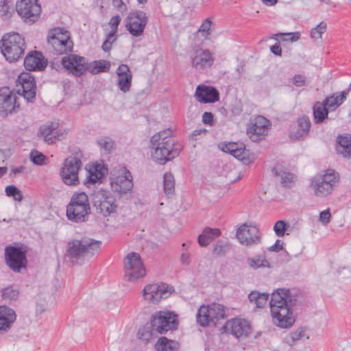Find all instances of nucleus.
<instances>
[{
	"instance_id": "obj_1",
	"label": "nucleus",
	"mask_w": 351,
	"mask_h": 351,
	"mask_svg": "<svg viewBox=\"0 0 351 351\" xmlns=\"http://www.w3.org/2000/svg\"><path fill=\"white\" fill-rule=\"evenodd\" d=\"M172 130H164L153 135L150 139L151 156L160 165L175 158L179 155L182 147L172 138Z\"/></svg>"
},
{
	"instance_id": "obj_2",
	"label": "nucleus",
	"mask_w": 351,
	"mask_h": 351,
	"mask_svg": "<svg viewBox=\"0 0 351 351\" xmlns=\"http://www.w3.org/2000/svg\"><path fill=\"white\" fill-rule=\"evenodd\" d=\"M27 45L25 38L19 33L5 34L0 40V50L10 63L19 60L24 55Z\"/></svg>"
},
{
	"instance_id": "obj_3",
	"label": "nucleus",
	"mask_w": 351,
	"mask_h": 351,
	"mask_svg": "<svg viewBox=\"0 0 351 351\" xmlns=\"http://www.w3.org/2000/svg\"><path fill=\"white\" fill-rule=\"evenodd\" d=\"M101 242L89 237L73 239L68 242L66 254L70 258L82 260L90 258L98 252Z\"/></svg>"
},
{
	"instance_id": "obj_4",
	"label": "nucleus",
	"mask_w": 351,
	"mask_h": 351,
	"mask_svg": "<svg viewBox=\"0 0 351 351\" xmlns=\"http://www.w3.org/2000/svg\"><path fill=\"white\" fill-rule=\"evenodd\" d=\"M90 207L88 195L84 193H75L66 206V215L68 219L75 223L88 221Z\"/></svg>"
},
{
	"instance_id": "obj_5",
	"label": "nucleus",
	"mask_w": 351,
	"mask_h": 351,
	"mask_svg": "<svg viewBox=\"0 0 351 351\" xmlns=\"http://www.w3.org/2000/svg\"><path fill=\"white\" fill-rule=\"evenodd\" d=\"M82 152L79 150L64 160L60 174L65 184L75 186L79 184L78 171L82 165Z\"/></svg>"
},
{
	"instance_id": "obj_6",
	"label": "nucleus",
	"mask_w": 351,
	"mask_h": 351,
	"mask_svg": "<svg viewBox=\"0 0 351 351\" xmlns=\"http://www.w3.org/2000/svg\"><path fill=\"white\" fill-rule=\"evenodd\" d=\"M150 324L154 332L165 334L178 328V315L169 311H156L152 315Z\"/></svg>"
},
{
	"instance_id": "obj_7",
	"label": "nucleus",
	"mask_w": 351,
	"mask_h": 351,
	"mask_svg": "<svg viewBox=\"0 0 351 351\" xmlns=\"http://www.w3.org/2000/svg\"><path fill=\"white\" fill-rule=\"evenodd\" d=\"M26 247L9 245L5 248V261L7 266L15 273H22L27 266Z\"/></svg>"
},
{
	"instance_id": "obj_8",
	"label": "nucleus",
	"mask_w": 351,
	"mask_h": 351,
	"mask_svg": "<svg viewBox=\"0 0 351 351\" xmlns=\"http://www.w3.org/2000/svg\"><path fill=\"white\" fill-rule=\"evenodd\" d=\"M47 41L58 54H67L73 51V43L70 34L62 28L56 27L51 29Z\"/></svg>"
},
{
	"instance_id": "obj_9",
	"label": "nucleus",
	"mask_w": 351,
	"mask_h": 351,
	"mask_svg": "<svg viewBox=\"0 0 351 351\" xmlns=\"http://www.w3.org/2000/svg\"><path fill=\"white\" fill-rule=\"evenodd\" d=\"M339 182V174L334 170L328 169L322 176L315 177L311 187L318 197H325L331 193Z\"/></svg>"
},
{
	"instance_id": "obj_10",
	"label": "nucleus",
	"mask_w": 351,
	"mask_h": 351,
	"mask_svg": "<svg viewBox=\"0 0 351 351\" xmlns=\"http://www.w3.org/2000/svg\"><path fill=\"white\" fill-rule=\"evenodd\" d=\"M19 94L8 86L0 88V116L8 117L20 111Z\"/></svg>"
},
{
	"instance_id": "obj_11",
	"label": "nucleus",
	"mask_w": 351,
	"mask_h": 351,
	"mask_svg": "<svg viewBox=\"0 0 351 351\" xmlns=\"http://www.w3.org/2000/svg\"><path fill=\"white\" fill-rule=\"evenodd\" d=\"M15 10L23 21L29 25L36 22L41 13L38 0H17Z\"/></svg>"
},
{
	"instance_id": "obj_12",
	"label": "nucleus",
	"mask_w": 351,
	"mask_h": 351,
	"mask_svg": "<svg viewBox=\"0 0 351 351\" xmlns=\"http://www.w3.org/2000/svg\"><path fill=\"white\" fill-rule=\"evenodd\" d=\"M295 300H289V302L283 305H274L271 309V313L274 324L280 328H289L295 322L291 306H294Z\"/></svg>"
},
{
	"instance_id": "obj_13",
	"label": "nucleus",
	"mask_w": 351,
	"mask_h": 351,
	"mask_svg": "<svg viewBox=\"0 0 351 351\" xmlns=\"http://www.w3.org/2000/svg\"><path fill=\"white\" fill-rule=\"evenodd\" d=\"M125 278L128 281H134L145 276L146 270L139 254L129 253L124 260Z\"/></svg>"
},
{
	"instance_id": "obj_14",
	"label": "nucleus",
	"mask_w": 351,
	"mask_h": 351,
	"mask_svg": "<svg viewBox=\"0 0 351 351\" xmlns=\"http://www.w3.org/2000/svg\"><path fill=\"white\" fill-rule=\"evenodd\" d=\"M148 21V16L145 12L134 10L128 15L125 28L132 36L138 37L143 34Z\"/></svg>"
},
{
	"instance_id": "obj_15",
	"label": "nucleus",
	"mask_w": 351,
	"mask_h": 351,
	"mask_svg": "<svg viewBox=\"0 0 351 351\" xmlns=\"http://www.w3.org/2000/svg\"><path fill=\"white\" fill-rule=\"evenodd\" d=\"M95 197V206L97 211L104 217H108L117 212V205L115 203V198L109 191L101 189L97 191Z\"/></svg>"
},
{
	"instance_id": "obj_16",
	"label": "nucleus",
	"mask_w": 351,
	"mask_h": 351,
	"mask_svg": "<svg viewBox=\"0 0 351 351\" xmlns=\"http://www.w3.org/2000/svg\"><path fill=\"white\" fill-rule=\"evenodd\" d=\"M61 63L64 68L76 77H80L89 71V64L84 57L69 54L63 57Z\"/></svg>"
},
{
	"instance_id": "obj_17",
	"label": "nucleus",
	"mask_w": 351,
	"mask_h": 351,
	"mask_svg": "<svg viewBox=\"0 0 351 351\" xmlns=\"http://www.w3.org/2000/svg\"><path fill=\"white\" fill-rule=\"evenodd\" d=\"M269 121L259 115L251 120L247 128V134L253 142L262 140L268 134Z\"/></svg>"
},
{
	"instance_id": "obj_18",
	"label": "nucleus",
	"mask_w": 351,
	"mask_h": 351,
	"mask_svg": "<svg viewBox=\"0 0 351 351\" xmlns=\"http://www.w3.org/2000/svg\"><path fill=\"white\" fill-rule=\"evenodd\" d=\"M112 190L119 195L130 193L133 189V178L130 171L123 167V175L110 178Z\"/></svg>"
},
{
	"instance_id": "obj_19",
	"label": "nucleus",
	"mask_w": 351,
	"mask_h": 351,
	"mask_svg": "<svg viewBox=\"0 0 351 351\" xmlns=\"http://www.w3.org/2000/svg\"><path fill=\"white\" fill-rule=\"evenodd\" d=\"M236 235L239 242L246 246L258 244L261 239L258 228L256 226H248L246 223L237 229Z\"/></svg>"
},
{
	"instance_id": "obj_20",
	"label": "nucleus",
	"mask_w": 351,
	"mask_h": 351,
	"mask_svg": "<svg viewBox=\"0 0 351 351\" xmlns=\"http://www.w3.org/2000/svg\"><path fill=\"white\" fill-rule=\"evenodd\" d=\"M17 82L21 84L23 93L20 94L24 99L30 103H33L36 95V83L34 76L27 72L21 73L17 79Z\"/></svg>"
},
{
	"instance_id": "obj_21",
	"label": "nucleus",
	"mask_w": 351,
	"mask_h": 351,
	"mask_svg": "<svg viewBox=\"0 0 351 351\" xmlns=\"http://www.w3.org/2000/svg\"><path fill=\"white\" fill-rule=\"evenodd\" d=\"M223 328L237 338L247 337L252 330L250 324L241 318L227 321Z\"/></svg>"
},
{
	"instance_id": "obj_22",
	"label": "nucleus",
	"mask_w": 351,
	"mask_h": 351,
	"mask_svg": "<svg viewBox=\"0 0 351 351\" xmlns=\"http://www.w3.org/2000/svg\"><path fill=\"white\" fill-rule=\"evenodd\" d=\"M311 123L305 115L299 117L295 125L290 126L289 137L293 140H303L309 133Z\"/></svg>"
},
{
	"instance_id": "obj_23",
	"label": "nucleus",
	"mask_w": 351,
	"mask_h": 351,
	"mask_svg": "<svg viewBox=\"0 0 351 351\" xmlns=\"http://www.w3.org/2000/svg\"><path fill=\"white\" fill-rule=\"evenodd\" d=\"M214 62V58L208 49H197L191 56V64L197 71L210 68Z\"/></svg>"
},
{
	"instance_id": "obj_24",
	"label": "nucleus",
	"mask_w": 351,
	"mask_h": 351,
	"mask_svg": "<svg viewBox=\"0 0 351 351\" xmlns=\"http://www.w3.org/2000/svg\"><path fill=\"white\" fill-rule=\"evenodd\" d=\"M23 64L25 69L29 71H43L47 65V61L40 51H32L25 56Z\"/></svg>"
},
{
	"instance_id": "obj_25",
	"label": "nucleus",
	"mask_w": 351,
	"mask_h": 351,
	"mask_svg": "<svg viewBox=\"0 0 351 351\" xmlns=\"http://www.w3.org/2000/svg\"><path fill=\"white\" fill-rule=\"evenodd\" d=\"M195 97L202 104L215 103L219 99V93L216 88L206 85H198Z\"/></svg>"
},
{
	"instance_id": "obj_26",
	"label": "nucleus",
	"mask_w": 351,
	"mask_h": 351,
	"mask_svg": "<svg viewBox=\"0 0 351 351\" xmlns=\"http://www.w3.org/2000/svg\"><path fill=\"white\" fill-rule=\"evenodd\" d=\"M108 174V168L104 164L93 163L89 166L88 176L84 184H94L101 182V180Z\"/></svg>"
},
{
	"instance_id": "obj_27",
	"label": "nucleus",
	"mask_w": 351,
	"mask_h": 351,
	"mask_svg": "<svg viewBox=\"0 0 351 351\" xmlns=\"http://www.w3.org/2000/svg\"><path fill=\"white\" fill-rule=\"evenodd\" d=\"M117 73L119 77L118 87L123 93L128 92L132 80V75L128 66L123 64H121L117 70Z\"/></svg>"
},
{
	"instance_id": "obj_28",
	"label": "nucleus",
	"mask_w": 351,
	"mask_h": 351,
	"mask_svg": "<svg viewBox=\"0 0 351 351\" xmlns=\"http://www.w3.org/2000/svg\"><path fill=\"white\" fill-rule=\"evenodd\" d=\"M221 150L226 153L230 154L245 164L249 162V158L245 157V147L241 143L230 142L225 143L223 145Z\"/></svg>"
},
{
	"instance_id": "obj_29",
	"label": "nucleus",
	"mask_w": 351,
	"mask_h": 351,
	"mask_svg": "<svg viewBox=\"0 0 351 351\" xmlns=\"http://www.w3.org/2000/svg\"><path fill=\"white\" fill-rule=\"evenodd\" d=\"M16 319L15 311L6 306H0V332H7Z\"/></svg>"
},
{
	"instance_id": "obj_30",
	"label": "nucleus",
	"mask_w": 351,
	"mask_h": 351,
	"mask_svg": "<svg viewBox=\"0 0 351 351\" xmlns=\"http://www.w3.org/2000/svg\"><path fill=\"white\" fill-rule=\"evenodd\" d=\"M335 149L337 154L344 158L351 155V135H339L336 140Z\"/></svg>"
},
{
	"instance_id": "obj_31",
	"label": "nucleus",
	"mask_w": 351,
	"mask_h": 351,
	"mask_svg": "<svg viewBox=\"0 0 351 351\" xmlns=\"http://www.w3.org/2000/svg\"><path fill=\"white\" fill-rule=\"evenodd\" d=\"M221 235L219 228H205L197 237V242L202 247L207 246L213 240Z\"/></svg>"
},
{
	"instance_id": "obj_32",
	"label": "nucleus",
	"mask_w": 351,
	"mask_h": 351,
	"mask_svg": "<svg viewBox=\"0 0 351 351\" xmlns=\"http://www.w3.org/2000/svg\"><path fill=\"white\" fill-rule=\"evenodd\" d=\"M289 300H291L289 289H278L271 293L270 308L272 309L274 305L285 304V303L289 302Z\"/></svg>"
},
{
	"instance_id": "obj_33",
	"label": "nucleus",
	"mask_w": 351,
	"mask_h": 351,
	"mask_svg": "<svg viewBox=\"0 0 351 351\" xmlns=\"http://www.w3.org/2000/svg\"><path fill=\"white\" fill-rule=\"evenodd\" d=\"M348 93L343 91L339 95L332 94L327 97L322 103L329 111L335 110L346 99Z\"/></svg>"
},
{
	"instance_id": "obj_34",
	"label": "nucleus",
	"mask_w": 351,
	"mask_h": 351,
	"mask_svg": "<svg viewBox=\"0 0 351 351\" xmlns=\"http://www.w3.org/2000/svg\"><path fill=\"white\" fill-rule=\"evenodd\" d=\"M329 110L319 101H317L313 107V121L315 124L322 123L328 118Z\"/></svg>"
},
{
	"instance_id": "obj_35",
	"label": "nucleus",
	"mask_w": 351,
	"mask_h": 351,
	"mask_svg": "<svg viewBox=\"0 0 351 351\" xmlns=\"http://www.w3.org/2000/svg\"><path fill=\"white\" fill-rule=\"evenodd\" d=\"M155 347L157 351H178L180 344L176 341L162 337L158 339Z\"/></svg>"
},
{
	"instance_id": "obj_36",
	"label": "nucleus",
	"mask_w": 351,
	"mask_h": 351,
	"mask_svg": "<svg viewBox=\"0 0 351 351\" xmlns=\"http://www.w3.org/2000/svg\"><path fill=\"white\" fill-rule=\"evenodd\" d=\"M248 266L252 269H258L259 268H271L270 263L267 260L265 253L255 255L252 258L247 259Z\"/></svg>"
},
{
	"instance_id": "obj_37",
	"label": "nucleus",
	"mask_w": 351,
	"mask_h": 351,
	"mask_svg": "<svg viewBox=\"0 0 351 351\" xmlns=\"http://www.w3.org/2000/svg\"><path fill=\"white\" fill-rule=\"evenodd\" d=\"M272 172L276 176L281 178L280 183L283 187L291 188L293 186L295 178L293 173L283 171L279 169L278 166H275L272 169Z\"/></svg>"
},
{
	"instance_id": "obj_38",
	"label": "nucleus",
	"mask_w": 351,
	"mask_h": 351,
	"mask_svg": "<svg viewBox=\"0 0 351 351\" xmlns=\"http://www.w3.org/2000/svg\"><path fill=\"white\" fill-rule=\"evenodd\" d=\"M211 323L216 325L218 321L226 317L224 306L219 304L213 303L208 305Z\"/></svg>"
},
{
	"instance_id": "obj_39",
	"label": "nucleus",
	"mask_w": 351,
	"mask_h": 351,
	"mask_svg": "<svg viewBox=\"0 0 351 351\" xmlns=\"http://www.w3.org/2000/svg\"><path fill=\"white\" fill-rule=\"evenodd\" d=\"M159 286L157 284L148 285L145 287L143 292L145 298L152 301L154 303L158 302L161 300V293H159Z\"/></svg>"
},
{
	"instance_id": "obj_40",
	"label": "nucleus",
	"mask_w": 351,
	"mask_h": 351,
	"mask_svg": "<svg viewBox=\"0 0 351 351\" xmlns=\"http://www.w3.org/2000/svg\"><path fill=\"white\" fill-rule=\"evenodd\" d=\"M197 322L202 327H206L211 323V318L208 311V306H201L197 311Z\"/></svg>"
},
{
	"instance_id": "obj_41",
	"label": "nucleus",
	"mask_w": 351,
	"mask_h": 351,
	"mask_svg": "<svg viewBox=\"0 0 351 351\" xmlns=\"http://www.w3.org/2000/svg\"><path fill=\"white\" fill-rule=\"evenodd\" d=\"M110 68V63L107 60H94L89 64V71L93 74L108 72Z\"/></svg>"
},
{
	"instance_id": "obj_42",
	"label": "nucleus",
	"mask_w": 351,
	"mask_h": 351,
	"mask_svg": "<svg viewBox=\"0 0 351 351\" xmlns=\"http://www.w3.org/2000/svg\"><path fill=\"white\" fill-rule=\"evenodd\" d=\"M1 292L2 298L9 302L16 301L19 298V290L13 285L2 289Z\"/></svg>"
},
{
	"instance_id": "obj_43",
	"label": "nucleus",
	"mask_w": 351,
	"mask_h": 351,
	"mask_svg": "<svg viewBox=\"0 0 351 351\" xmlns=\"http://www.w3.org/2000/svg\"><path fill=\"white\" fill-rule=\"evenodd\" d=\"M0 13L3 19H10L14 13V8L12 0L0 1Z\"/></svg>"
},
{
	"instance_id": "obj_44",
	"label": "nucleus",
	"mask_w": 351,
	"mask_h": 351,
	"mask_svg": "<svg viewBox=\"0 0 351 351\" xmlns=\"http://www.w3.org/2000/svg\"><path fill=\"white\" fill-rule=\"evenodd\" d=\"M97 143L106 154H110L115 149V142L109 136L99 137L97 140Z\"/></svg>"
},
{
	"instance_id": "obj_45",
	"label": "nucleus",
	"mask_w": 351,
	"mask_h": 351,
	"mask_svg": "<svg viewBox=\"0 0 351 351\" xmlns=\"http://www.w3.org/2000/svg\"><path fill=\"white\" fill-rule=\"evenodd\" d=\"M53 134L51 129L46 124L41 125L38 132V135L44 136L45 142L49 145L55 143L57 141V136Z\"/></svg>"
},
{
	"instance_id": "obj_46",
	"label": "nucleus",
	"mask_w": 351,
	"mask_h": 351,
	"mask_svg": "<svg viewBox=\"0 0 351 351\" xmlns=\"http://www.w3.org/2000/svg\"><path fill=\"white\" fill-rule=\"evenodd\" d=\"M163 189L166 195H172L175 189V180L171 173H165L163 176Z\"/></svg>"
},
{
	"instance_id": "obj_47",
	"label": "nucleus",
	"mask_w": 351,
	"mask_h": 351,
	"mask_svg": "<svg viewBox=\"0 0 351 351\" xmlns=\"http://www.w3.org/2000/svg\"><path fill=\"white\" fill-rule=\"evenodd\" d=\"M8 197H12L15 201L21 202L23 199L22 192L14 185H8L5 189Z\"/></svg>"
},
{
	"instance_id": "obj_48",
	"label": "nucleus",
	"mask_w": 351,
	"mask_h": 351,
	"mask_svg": "<svg viewBox=\"0 0 351 351\" xmlns=\"http://www.w3.org/2000/svg\"><path fill=\"white\" fill-rule=\"evenodd\" d=\"M154 332L152 326H143L138 329V337L144 343H147L152 337V333Z\"/></svg>"
},
{
	"instance_id": "obj_49",
	"label": "nucleus",
	"mask_w": 351,
	"mask_h": 351,
	"mask_svg": "<svg viewBox=\"0 0 351 351\" xmlns=\"http://www.w3.org/2000/svg\"><path fill=\"white\" fill-rule=\"evenodd\" d=\"M230 250L229 245L222 241H218L213 247V252L219 256H224Z\"/></svg>"
},
{
	"instance_id": "obj_50",
	"label": "nucleus",
	"mask_w": 351,
	"mask_h": 351,
	"mask_svg": "<svg viewBox=\"0 0 351 351\" xmlns=\"http://www.w3.org/2000/svg\"><path fill=\"white\" fill-rule=\"evenodd\" d=\"M31 161L37 165H42L44 163L46 156L38 150L34 149L29 154Z\"/></svg>"
},
{
	"instance_id": "obj_51",
	"label": "nucleus",
	"mask_w": 351,
	"mask_h": 351,
	"mask_svg": "<svg viewBox=\"0 0 351 351\" xmlns=\"http://www.w3.org/2000/svg\"><path fill=\"white\" fill-rule=\"evenodd\" d=\"M288 228V223L283 220H279L274 224V230L278 237H281L285 235Z\"/></svg>"
},
{
	"instance_id": "obj_52",
	"label": "nucleus",
	"mask_w": 351,
	"mask_h": 351,
	"mask_svg": "<svg viewBox=\"0 0 351 351\" xmlns=\"http://www.w3.org/2000/svg\"><path fill=\"white\" fill-rule=\"evenodd\" d=\"M326 30V23L324 21H322L315 27L313 28L311 32V36L313 38L317 39L322 37V34H324Z\"/></svg>"
},
{
	"instance_id": "obj_53",
	"label": "nucleus",
	"mask_w": 351,
	"mask_h": 351,
	"mask_svg": "<svg viewBox=\"0 0 351 351\" xmlns=\"http://www.w3.org/2000/svg\"><path fill=\"white\" fill-rule=\"evenodd\" d=\"M121 20V19L119 15H116L110 19L109 25L111 27V30L108 32V37H114L115 36Z\"/></svg>"
},
{
	"instance_id": "obj_54",
	"label": "nucleus",
	"mask_w": 351,
	"mask_h": 351,
	"mask_svg": "<svg viewBox=\"0 0 351 351\" xmlns=\"http://www.w3.org/2000/svg\"><path fill=\"white\" fill-rule=\"evenodd\" d=\"M305 336V328H300L295 332H293L290 334V338L291 339V343H294L295 342L302 339Z\"/></svg>"
},
{
	"instance_id": "obj_55",
	"label": "nucleus",
	"mask_w": 351,
	"mask_h": 351,
	"mask_svg": "<svg viewBox=\"0 0 351 351\" xmlns=\"http://www.w3.org/2000/svg\"><path fill=\"white\" fill-rule=\"evenodd\" d=\"M330 209L328 208L325 210H323L319 214V221L324 226L327 225L330 221Z\"/></svg>"
},
{
	"instance_id": "obj_56",
	"label": "nucleus",
	"mask_w": 351,
	"mask_h": 351,
	"mask_svg": "<svg viewBox=\"0 0 351 351\" xmlns=\"http://www.w3.org/2000/svg\"><path fill=\"white\" fill-rule=\"evenodd\" d=\"M278 36L283 37L282 38L283 40H290L291 42L297 41L300 37L299 32L279 34Z\"/></svg>"
},
{
	"instance_id": "obj_57",
	"label": "nucleus",
	"mask_w": 351,
	"mask_h": 351,
	"mask_svg": "<svg viewBox=\"0 0 351 351\" xmlns=\"http://www.w3.org/2000/svg\"><path fill=\"white\" fill-rule=\"evenodd\" d=\"M269 294L266 293H261L258 300L256 303V306L257 308H263L265 306V305L267 304V302L269 298Z\"/></svg>"
},
{
	"instance_id": "obj_58",
	"label": "nucleus",
	"mask_w": 351,
	"mask_h": 351,
	"mask_svg": "<svg viewBox=\"0 0 351 351\" xmlns=\"http://www.w3.org/2000/svg\"><path fill=\"white\" fill-rule=\"evenodd\" d=\"M202 121L206 125H208L210 126L213 125L214 119L213 113L205 112L202 115Z\"/></svg>"
},
{
	"instance_id": "obj_59",
	"label": "nucleus",
	"mask_w": 351,
	"mask_h": 351,
	"mask_svg": "<svg viewBox=\"0 0 351 351\" xmlns=\"http://www.w3.org/2000/svg\"><path fill=\"white\" fill-rule=\"evenodd\" d=\"M113 37H108V34H107L106 38L104 40V42L103 43L102 46H101V48L104 51L108 52L111 49L112 44L116 40V38H114L112 39V40L111 41V39Z\"/></svg>"
},
{
	"instance_id": "obj_60",
	"label": "nucleus",
	"mask_w": 351,
	"mask_h": 351,
	"mask_svg": "<svg viewBox=\"0 0 351 351\" xmlns=\"http://www.w3.org/2000/svg\"><path fill=\"white\" fill-rule=\"evenodd\" d=\"M208 132V130L205 128L196 129L190 135V138L193 141H197V138L196 136L201 135H206Z\"/></svg>"
},
{
	"instance_id": "obj_61",
	"label": "nucleus",
	"mask_w": 351,
	"mask_h": 351,
	"mask_svg": "<svg viewBox=\"0 0 351 351\" xmlns=\"http://www.w3.org/2000/svg\"><path fill=\"white\" fill-rule=\"evenodd\" d=\"M306 77L302 75H295L293 77V83L296 86H302L305 84Z\"/></svg>"
},
{
	"instance_id": "obj_62",
	"label": "nucleus",
	"mask_w": 351,
	"mask_h": 351,
	"mask_svg": "<svg viewBox=\"0 0 351 351\" xmlns=\"http://www.w3.org/2000/svg\"><path fill=\"white\" fill-rule=\"evenodd\" d=\"M212 22L209 19H206L201 25L199 31L209 34V30L211 27Z\"/></svg>"
},
{
	"instance_id": "obj_63",
	"label": "nucleus",
	"mask_w": 351,
	"mask_h": 351,
	"mask_svg": "<svg viewBox=\"0 0 351 351\" xmlns=\"http://www.w3.org/2000/svg\"><path fill=\"white\" fill-rule=\"evenodd\" d=\"M159 293H161V299L166 298L168 296L169 289H170L167 284L158 285Z\"/></svg>"
},
{
	"instance_id": "obj_64",
	"label": "nucleus",
	"mask_w": 351,
	"mask_h": 351,
	"mask_svg": "<svg viewBox=\"0 0 351 351\" xmlns=\"http://www.w3.org/2000/svg\"><path fill=\"white\" fill-rule=\"evenodd\" d=\"M270 51L274 55L278 56H282V48L279 43H276L270 47Z\"/></svg>"
}]
</instances>
